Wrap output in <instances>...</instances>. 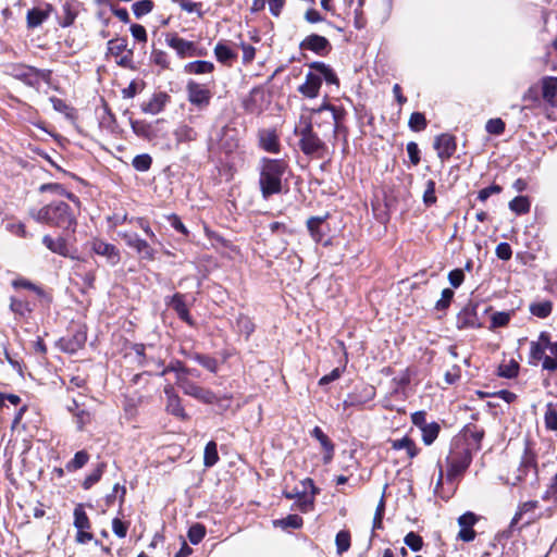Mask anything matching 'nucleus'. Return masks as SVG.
I'll return each mask as SVG.
<instances>
[{
	"instance_id": "obj_9",
	"label": "nucleus",
	"mask_w": 557,
	"mask_h": 557,
	"mask_svg": "<svg viewBox=\"0 0 557 557\" xmlns=\"http://www.w3.org/2000/svg\"><path fill=\"white\" fill-rule=\"evenodd\" d=\"M332 214L326 212L323 215L310 216L306 221V226L310 237L317 244H331L332 230L330 226V220Z\"/></svg>"
},
{
	"instance_id": "obj_22",
	"label": "nucleus",
	"mask_w": 557,
	"mask_h": 557,
	"mask_svg": "<svg viewBox=\"0 0 557 557\" xmlns=\"http://www.w3.org/2000/svg\"><path fill=\"white\" fill-rule=\"evenodd\" d=\"M542 100L550 107L557 104V77L544 76L540 79Z\"/></svg>"
},
{
	"instance_id": "obj_51",
	"label": "nucleus",
	"mask_w": 557,
	"mask_h": 557,
	"mask_svg": "<svg viewBox=\"0 0 557 557\" xmlns=\"http://www.w3.org/2000/svg\"><path fill=\"white\" fill-rule=\"evenodd\" d=\"M440 433V425L435 422L428 423L422 428V440L425 445H431Z\"/></svg>"
},
{
	"instance_id": "obj_31",
	"label": "nucleus",
	"mask_w": 557,
	"mask_h": 557,
	"mask_svg": "<svg viewBox=\"0 0 557 557\" xmlns=\"http://www.w3.org/2000/svg\"><path fill=\"white\" fill-rule=\"evenodd\" d=\"M62 14L58 17V23L61 27H69L71 26L77 15H78V11L74 4V2L72 1H66L62 8Z\"/></svg>"
},
{
	"instance_id": "obj_62",
	"label": "nucleus",
	"mask_w": 557,
	"mask_h": 557,
	"mask_svg": "<svg viewBox=\"0 0 557 557\" xmlns=\"http://www.w3.org/2000/svg\"><path fill=\"white\" fill-rule=\"evenodd\" d=\"M194 360L213 373L218 371V361L212 357L196 354Z\"/></svg>"
},
{
	"instance_id": "obj_18",
	"label": "nucleus",
	"mask_w": 557,
	"mask_h": 557,
	"mask_svg": "<svg viewBox=\"0 0 557 557\" xmlns=\"http://www.w3.org/2000/svg\"><path fill=\"white\" fill-rule=\"evenodd\" d=\"M258 146L269 153H280L282 145L275 128H261L258 131Z\"/></svg>"
},
{
	"instance_id": "obj_54",
	"label": "nucleus",
	"mask_w": 557,
	"mask_h": 557,
	"mask_svg": "<svg viewBox=\"0 0 557 557\" xmlns=\"http://www.w3.org/2000/svg\"><path fill=\"white\" fill-rule=\"evenodd\" d=\"M236 327L238 332L245 334L246 337H249L255 331V324L252 323L251 319L244 314L238 315L236 320Z\"/></svg>"
},
{
	"instance_id": "obj_37",
	"label": "nucleus",
	"mask_w": 557,
	"mask_h": 557,
	"mask_svg": "<svg viewBox=\"0 0 557 557\" xmlns=\"http://www.w3.org/2000/svg\"><path fill=\"white\" fill-rule=\"evenodd\" d=\"M392 448L395 450L406 449L409 458H413L418 455V448L416 447L414 442L408 436L400 440H394L392 442Z\"/></svg>"
},
{
	"instance_id": "obj_40",
	"label": "nucleus",
	"mask_w": 557,
	"mask_h": 557,
	"mask_svg": "<svg viewBox=\"0 0 557 557\" xmlns=\"http://www.w3.org/2000/svg\"><path fill=\"white\" fill-rule=\"evenodd\" d=\"M302 523H304L302 518L295 513L288 515L285 518L277 519V520L273 521L274 527L282 528V529H287V528L299 529L302 527Z\"/></svg>"
},
{
	"instance_id": "obj_47",
	"label": "nucleus",
	"mask_w": 557,
	"mask_h": 557,
	"mask_svg": "<svg viewBox=\"0 0 557 557\" xmlns=\"http://www.w3.org/2000/svg\"><path fill=\"white\" fill-rule=\"evenodd\" d=\"M553 305L550 301H540L530 306V312L537 318H547L552 313Z\"/></svg>"
},
{
	"instance_id": "obj_24",
	"label": "nucleus",
	"mask_w": 557,
	"mask_h": 557,
	"mask_svg": "<svg viewBox=\"0 0 557 557\" xmlns=\"http://www.w3.org/2000/svg\"><path fill=\"white\" fill-rule=\"evenodd\" d=\"M476 522V517L472 512H466L458 518V523L460 525V531L458 533V539L463 542H471L475 537V531L473 530V525Z\"/></svg>"
},
{
	"instance_id": "obj_57",
	"label": "nucleus",
	"mask_w": 557,
	"mask_h": 557,
	"mask_svg": "<svg viewBox=\"0 0 557 557\" xmlns=\"http://www.w3.org/2000/svg\"><path fill=\"white\" fill-rule=\"evenodd\" d=\"M542 499L557 505V473L552 478L547 488L542 495Z\"/></svg>"
},
{
	"instance_id": "obj_26",
	"label": "nucleus",
	"mask_w": 557,
	"mask_h": 557,
	"mask_svg": "<svg viewBox=\"0 0 557 557\" xmlns=\"http://www.w3.org/2000/svg\"><path fill=\"white\" fill-rule=\"evenodd\" d=\"M214 57L223 65L232 66L237 59V52L233 50L224 40H220L214 49Z\"/></svg>"
},
{
	"instance_id": "obj_21",
	"label": "nucleus",
	"mask_w": 557,
	"mask_h": 557,
	"mask_svg": "<svg viewBox=\"0 0 557 557\" xmlns=\"http://www.w3.org/2000/svg\"><path fill=\"white\" fill-rule=\"evenodd\" d=\"M171 101V96L165 91L154 92L151 98L140 104V109L146 114H158L164 110Z\"/></svg>"
},
{
	"instance_id": "obj_6",
	"label": "nucleus",
	"mask_w": 557,
	"mask_h": 557,
	"mask_svg": "<svg viewBox=\"0 0 557 557\" xmlns=\"http://www.w3.org/2000/svg\"><path fill=\"white\" fill-rule=\"evenodd\" d=\"M471 461L472 455L468 445L461 440L454 441L446 457L447 480L454 481L456 478L461 476L471 465Z\"/></svg>"
},
{
	"instance_id": "obj_35",
	"label": "nucleus",
	"mask_w": 557,
	"mask_h": 557,
	"mask_svg": "<svg viewBox=\"0 0 557 557\" xmlns=\"http://www.w3.org/2000/svg\"><path fill=\"white\" fill-rule=\"evenodd\" d=\"M174 138L177 144L195 141L198 138V132L193 126L182 124L174 131Z\"/></svg>"
},
{
	"instance_id": "obj_5",
	"label": "nucleus",
	"mask_w": 557,
	"mask_h": 557,
	"mask_svg": "<svg viewBox=\"0 0 557 557\" xmlns=\"http://www.w3.org/2000/svg\"><path fill=\"white\" fill-rule=\"evenodd\" d=\"M549 372L557 371V342H550L549 334L542 332L539 339L530 344V363L539 364Z\"/></svg>"
},
{
	"instance_id": "obj_29",
	"label": "nucleus",
	"mask_w": 557,
	"mask_h": 557,
	"mask_svg": "<svg viewBox=\"0 0 557 557\" xmlns=\"http://www.w3.org/2000/svg\"><path fill=\"white\" fill-rule=\"evenodd\" d=\"M131 127L132 131L143 139L150 141L157 137L152 124L145 120H131Z\"/></svg>"
},
{
	"instance_id": "obj_60",
	"label": "nucleus",
	"mask_w": 557,
	"mask_h": 557,
	"mask_svg": "<svg viewBox=\"0 0 557 557\" xmlns=\"http://www.w3.org/2000/svg\"><path fill=\"white\" fill-rule=\"evenodd\" d=\"M410 164L417 166L421 162V151L416 141H409L406 146Z\"/></svg>"
},
{
	"instance_id": "obj_58",
	"label": "nucleus",
	"mask_w": 557,
	"mask_h": 557,
	"mask_svg": "<svg viewBox=\"0 0 557 557\" xmlns=\"http://www.w3.org/2000/svg\"><path fill=\"white\" fill-rule=\"evenodd\" d=\"M544 422L548 430L557 431V410L554 408L553 404H548L546 407Z\"/></svg>"
},
{
	"instance_id": "obj_3",
	"label": "nucleus",
	"mask_w": 557,
	"mask_h": 557,
	"mask_svg": "<svg viewBox=\"0 0 557 557\" xmlns=\"http://www.w3.org/2000/svg\"><path fill=\"white\" fill-rule=\"evenodd\" d=\"M310 71L306 74L305 83L297 91L305 98L314 99L319 96L324 79L327 85L339 86L341 82L335 71L326 63L313 61L308 64Z\"/></svg>"
},
{
	"instance_id": "obj_49",
	"label": "nucleus",
	"mask_w": 557,
	"mask_h": 557,
	"mask_svg": "<svg viewBox=\"0 0 557 557\" xmlns=\"http://www.w3.org/2000/svg\"><path fill=\"white\" fill-rule=\"evenodd\" d=\"M133 168L138 172H147L152 165V158L149 153H141L134 157Z\"/></svg>"
},
{
	"instance_id": "obj_44",
	"label": "nucleus",
	"mask_w": 557,
	"mask_h": 557,
	"mask_svg": "<svg viewBox=\"0 0 557 557\" xmlns=\"http://www.w3.org/2000/svg\"><path fill=\"white\" fill-rule=\"evenodd\" d=\"M74 525L76 529H90L89 518L82 504L74 508Z\"/></svg>"
},
{
	"instance_id": "obj_41",
	"label": "nucleus",
	"mask_w": 557,
	"mask_h": 557,
	"mask_svg": "<svg viewBox=\"0 0 557 557\" xmlns=\"http://www.w3.org/2000/svg\"><path fill=\"white\" fill-rule=\"evenodd\" d=\"M10 309L20 318H25L32 312L29 302L16 297H11Z\"/></svg>"
},
{
	"instance_id": "obj_55",
	"label": "nucleus",
	"mask_w": 557,
	"mask_h": 557,
	"mask_svg": "<svg viewBox=\"0 0 557 557\" xmlns=\"http://www.w3.org/2000/svg\"><path fill=\"white\" fill-rule=\"evenodd\" d=\"M154 7L153 1L151 0H139L133 3L132 9L136 17H140L146 15L152 11Z\"/></svg>"
},
{
	"instance_id": "obj_30",
	"label": "nucleus",
	"mask_w": 557,
	"mask_h": 557,
	"mask_svg": "<svg viewBox=\"0 0 557 557\" xmlns=\"http://www.w3.org/2000/svg\"><path fill=\"white\" fill-rule=\"evenodd\" d=\"M214 70V64L206 60H196L184 65V72L194 75L210 74L213 73Z\"/></svg>"
},
{
	"instance_id": "obj_42",
	"label": "nucleus",
	"mask_w": 557,
	"mask_h": 557,
	"mask_svg": "<svg viewBox=\"0 0 557 557\" xmlns=\"http://www.w3.org/2000/svg\"><path fill=\"white\" fill-rule=\"evenodd\" d=\"M104 469H106L104 462L98 463L97 467L83 481V484H82L83 488L89 490L92 485H95L97 482H99L104 472Z\"/></svg>"
},
{
	"instance_id": "obj_27",
	"label": "nucleus",
	"mask_w": 557,
	"mask_h": 557,
	"mask_svg": "<svg viewBox=\"0 0 557 557\" xmlns=\"http://www.w3.org/2000/svg\"><path fill=\"white\" fill-rule=\"evenodd\" d=\"M38 191L44 194V193H52V194H55L58 196H64L66 197L69 200H71L75 206H76V209L77 211L79 210L81 208V200L79 198L73 194L72 191H67L65 189V187L60 184V183H46V184H41L38 188Z\"/></svg>"
},
{
	"instance_id": "obj_2",
	"label": "nucleus",
	"mask_w": 557,
	"mask_h": 557,
	"mask_svg": "<svg viewBox=\"0 0 557 557\" xmlns=\"http://www.w3.org/2000/svg\"><path fill=\"white\" fill-rule=\"evenodd\" d=\"M34 218L37 222L62 231L64 236H60L57 244H66L67 236L73 234L77 226L76 212L69 203L61 200L41 207Z\"/></svg>"
},
{
	"instance_id": "obj_46",
	"label": "nucleus",
	"mask_w": 557,
	"mask_h": 557,
	"mask_svg": "<svg viewBox=\"0 0 557 557\" xmlns=\"http://www.w3.org/2000/svg\"><path fill=\"white\" fill-rule=\"evenodd\" d=\"M522 100L529 102L530 107H539L541 104V87L539 85H532L523 94Z\"/></svg>"
},
{
	"instance_id": "obj_25",
	"label": "nucleus",
	"mask_w": 557,
	"mask_h": 557,
	"mask_svg": "<svg viewBox=\"0 0 557 557\" xmlns=\"http://www.w3.org/2000/svg\"><path fill=\"white\" fill-rule=\"evenodd\" d=\"M539 506H540V504L537 500H528V502L521 503L518 506L513 518L511 519L510 528H515V525L519 521H521L523 519V517L527 515H529L530 517H529L528 521L525 522V525L533 523L535 521V518L533 517V515H534L535 510L539 508Z\"/></svg>"
},
{
	"instance_id": "obj_64",
	"label": "nucleus",
	"mask_w": 557,
	"mask_h": 557,
	"mask_svg": "<svg viewBox=\"0 0 557 557\" xmlns=\"http://www.w3.org/2000/svg\"><path fill=\"white\" fill-rule=\"evenodd\" d=\"M314 496L315 495L312 494V491H310V494H308V491H306L305 494L297 499V507L302 512L310 511L313 508Z\"/></svg>"
},
{
	"instance_id": "obj_32",
	"label": "nucleus",
	"mask_w": 557,
	"mask_h": 557,
	"mask_svg": "<svg viewBox=\"0 0 557 557\" xmlns=\"http://www.w3.org/2000/svg\"><path fill=\"white\" fill-rule=\"evenodd\" d=\"M301 484V490L298 488V487H295L290 491H283V495L287 498V499H298L300 498L306 491L310 490L312 491V494L313 495H317L319 493V490L315 487L313 481L310 479V478H306L305 480H302L300 482Z\"/></svg>"
},
{
	"instance_id": "obj_4",
	"label": "nucleus",
	"mask_w": 557,
	"mask_h": 557,
	"mask_svg": "<svg viewBox=\"0 0 557 557\" xmlns=\"http://www.w3.org/2000/svg\"><path fill=\"white\" fill-rule=\"evenodd\" d=\"M171 372L175 374V383L185 395L194 397L195 399L207 405H212L215 401L216 395L212 391L201 387L198 384L191 382L190 377L186 375L184 371L182 372L181 360H171L170 363L157 374L160 376H164L165 374Z\"/></svg>"
},
{
	"instance_id": "obj_33",
	"label": "nucleus",
	"mask_w": 557,
	"mask_h": 557,
	"mask_svg": "<svg viewBox=\"0 0 557 557\" xmlns=\"http://www.w3.org/2000/svg\"><path fill=\"white\" fill-rule=\"evenodd\" d=\"M149 59L150 63L158 66L160 72L171 70V60L166 51L152 48Z\"/></svg>"
},
{
	"instance_id": "obj_52",
	"label": "nucleus",
	"mask_w": 557,
	"mask_h": 557,
	"mask_svg": "<svg viewBox=\"0 0 557 557\" xmlns=\"http://www.w3.org/2000/svg\"><path fill=\"white\" fill-rule=\"evenodd\" d=\"M519 363L515 360H510L507 363H502L498 367V375L502 377L512 379L518 375Z\"/></svg>"
},
{
	"instance_id": "obj_36",
	"label": "nucleus",
	"mask_w": 557,
	"mask_h": 557,
	"mask_svg": "<svg viewBox=\"0 0 557 557\" xmlns=\"http://www.w3.org/2000/svg\"><path fill=\"white\" fill-rule=\"evenodd\" d=\"M511 212L517 215H523L530 212L531 200L528 196H517L508 203Z\"/></svg>"
},
{
	"instance_id": "obj_48",
	"label": "nucleus",
	"mask_w": 557,
	"mask_h": 557,
	"mask_svg": "<svg viewBox=\"0 0 557 557\" xmlns=\"http://www.w3.org/2000/svg\"><path fill=\"white\" fill-rule=\"evenodd\" d=\"M89 460V455L85 450H79L74 455V458L65 466L67 471H75L83 468Z\"/></svg>"
},
{
	"instance_id": "obj_13",
	"label": "nucleus",
	"mask_w": 557,
	"mask_h": 557,
	"mask_svg": "<svg viewBox=\"0 0 557 557\" xmlns=\"http://www.w3.org/2000/svg\"><path fill=\"white\" fill-rule=\"evenodd\" d=\"M135 354L139 357V364L145 368H157L160 371L165 368L162 358L156 354V346L152 344H135L133 347Z\"/></svg>"
},
{
	"instance_id": "obj_7",
	"label": "nucleus",
	"mask_w": 557,
	"mask_h": 557,
	"mask_svg": "<svg viewBox=\"0 0 557 557\" xmlns=\"http://www.w3.org/2000/svg\"><path fill=\"white\" fill-rule=\"evenodd\" d=\"M295 133L299 136L298 145L305 156L322 159L327 154V146L313 131L311 121L307 122L300 131L296 129Z\"/></svg>"
},
{
	"instance_id": "obj_53",
	"label": "nucleus",
	"mask_w": 557,
	"mask_h": 557,
	"mask_svg": "<svg viewBox=\"0 0 557 557\" xmlns=\"http://www.w3.org/2000/svg\"><path fill=\"white\" fill-rule=\"evenodd\" d=\"M506 124L500 117L490 119L485 124V131L491 135L499 136L504 134Z\"/></svg>"
},
{
	"instance_id": "obj_14",
	"label": "nucleus",
	"mask_w": 557,
	"mask_h": 557,
	"mask_svg": "<svg viewBox=\"0 0 557 557\" xmlns=\"http://www.w3.org/2000/svg\"><path fill=\"white\" fill-rule=\"evenodd\" d=\"M299 49L301 51H311L320 57H326L331 53L333 47L326 37L318 34H310L300 41Z\"/></svg>"
},
{
	"instance_id": "obj_15",
	"label": "nucleus",
	"mask_w": 557,
	"mask_h": 557,
	"mask_svg": "<svg viewBox=\"0 0 557 557\" xmlns=\"http://www.w3.org/2000/svg\"><path fill=\"white\" fill-rule=\"evenodd\" d=\"M433 148L436 150L437 157L442 162L450 159L457 150L456 136L449 133H442L435 136Z\"/></svg>"
},
{
	"instance_id": "obj_10",
	"label": "nucleus",
	"mask_w": 557,
	"mask_h": 557,
	"mask_svg": "<svg viewBox=\"0 0 557 557\" xmlns=\"http://www.w3.org/2000/svg\"><path fill=\"white\" fill-rule=\"evenodd\" d=\"M107 46V54L112 55L119 66L129 70L136 69L134 64V51L128 48L127 38L117 37L110 39Z\"/></svg>"
},
{
	"instance_id": "obj_19",
	"label": "nucleus",
	"mask_w": 557,
	"mask_h": 557,
	"mask_svg": "<svg viewBox=\"0 0 557 557\" xmlns=\"http://www.w3.org/2000/svg\"><path fill=\"white\" fill-rule=\"evenodd\" d=\"M456 326L459 330L481 327L476 306L469 304L463 307L456 317Z\"/></svg>"
},
{
	"instance_id": "obj_61",
	"label": "nucleus",
	"mask_w": 557,
	"mask_h": 557,
	"mask_svg": "<svg viewBox=\"0 0 557 557\" xmlns=\"http://www.w3.org/2000/svg\"><path fill=\"white\" fill-rule=\"evenodd\" d=\"M145 87V82L137 83L136 81H132L127 87L122 89V97L124 99H132L138 92H140Z\"/></svg>"
},
{
	"instance_id": "obj_63",
	"label": "nucleus",
	"mask_w": 557,
	"mask_h": 557,
	"mask_svg": "<svg viewBox=\"0 0 557 557\" xmlns=\"http://www.w3.org/2000/svg\"><path fill=\"white\" fill-rule=\"evenodd\" d=\"M510 321V313L499 311L495 312L491 318V329H497L506 326Z\"/></svg>"
},
{
	"instance_id": "obj_59",
	"label": "nucleus",
	"mask_w": 557,
	"mask_h": 557,
	"mask_svg": "<svg viewBox=\"0 0 557 557\" xmlns=\"http://www.w3.org/2000/svg\"><path fill=\"white\" fill-rule=\"evenodd\" d=\"M206 535V528L200 523L193 524L188 530V539L196 545L202 541Z\"/></svg>"
},
{
	"instance_id": "obj_34",
	"label": "nucleus",
	"mask_w": 557,
	"mask_h": 557,
	"mask_svg": "<svg viewBox=\"0 0 557 557\" xmlns=\"http://www.w3.org/2000/svg\"><path fill=\"white\" fill-rule=\"evenodd\" d=\"M172 308L175 310V312L177 313L178 318L183 321H185L186 323H188L189 325H193L194 322H193V319L189 315V311H188V308L184 301V296L181 295V294H175L172 298Z\"/></svg>"
},
{
	"instance_id": "obj_43",
	"label": "nucleus",
	"mask_w": 557,
	"mask_h": 557,
	"mask_svg": "<svg viewBox=\"0 0 557 557\" xmlns=\"http://www.w3.org/2000/svg\"><path fill=\"white\" fill-rule=\"evenodd\" d=\"M408 126L412 132H422L428 126V120L422 112H412L409 116Z\"/></svg>"
},
{
	"instance_id": "obj_39",
	"label": "nucleus",
	"mask_w": 557,
	"mask_h": 557,
	"mask_svg": "<svg viewBox=\"0 0 557 557\" xmlns=\"http://www.w3.org/2000/svg\"><path fill=\"white\" fill-rule=\"evenodd\" d=\"M5 230L8 232H10L11 234L17 236V237H21V238H32L33 235L29 233L27 226L21 222V221H17V220H12V221H9L7 224H5Z\"/></svg>"
},
{
	"instance_id": "obj_11",
	"label": "nucleus",
	"mask_w": 557,
	"mask_h": 557,
	"mask_svg": "<svg viewBox=\"0 0 557 557\" xmlns=\"http://www.w3.org/2000/svg\"><path fill=\"white\" fill-rule=\"evenodd\" d=\"M186 94L188 102L198 110H206L212 100L213 94L207 84L190 79L186 84Z\"/></svg>"
},
{
	"instance_id": "obj_17",
	"label": "nucleus",
	"mask_w": 557,
	"mask_h": 557,
	"mask_svg": "<svg viewBox=\"0 0 557 557\" xmlns=\"http://www.w3.org/2000/svg\"><path fill=\"white\" fill-rule=\"evenodd\" d=\"M164 395L166 397V412L180 420H188L189 416L186 413L184 407L182 406V400L172 384H166L164 386Z\"/></svg>"
},
{
	"instance_id": "obj_12",
	"label": "nucleus",
	"mask_w": 557,
	"mask_h": 557,
	"mask_svg": "<svg viewBox=\"0 0 557 557\" xmlns=\"http://www.w3.org/2000/svg\"><path fill=\"white\" fill-rule=\"evenodd\" d=\"M265 91L263 86H255L246 97L242 99V108L245 113L260 115L264 110Z\"/></svg>"
},
{
	"instance_id": "obj_20",
	"label": "nucleus",
	"mask_w": 557,
	"mask_h": 557,
	"mask_svg": "<svg viewBox=\"0 0 557 557\" xmlns=\"http://www.w3.org/2000/svg\"><path fill=\"white\" fill-rule=\"evenodd\" d=\"M165 44L172 48L180 59L190 58V52L195 41L186 40L178 36L177 33H166L164 35Z\"/></svg>"
},
{
	"instance_id": "obj_28",
	"label": "nucleus",
	"mask_w": 557,
	"mask_h": 557,
	"mask_svg": "<svg viewBox=\"0 0 557 557\" xmlns=\"http://www.w3.org/2000/svg\"><path fill=\"white\" fill-rule=\"evenodd\" d=\"M311 436L314 437L322 446L323 450L325 451L323 456V461L324 463H329L334 456V444L320 426L313 428V430L311 431Z\"/></svg>"
},
{
	"instance_id": "obj_50",
	"label": "nucleus",
	"mask_w": 557,
	"mask_h": 557,
	"mask_svg": "<svg viewBox=\"0 0 557 557\" xmlns=\"http://www.w3.org/2000/svg\"><path fill=\"white\" fill-rule=\"evenodd\" d=\"M384 512H385V499H384V495H383L381 497L377 506H376V509H375V513H374V518H373V524H372L371 537H373L375 535L374 534L375 530H380V529L383 528Z\"/></svg>"
},
{
	"instance_id": "obj_45",
	"label": "nucleus",
	"mask_w": 557,
	"mask_h": 557,
	"mask_svg": "<svg viewBox=\"0 0 557 557\" xmlns=\"http://www.w3.org/2000/svg\"><path fill=\"white\" fill-rule=\"evenodd\" d=\"M219 461L216 443L210 441L205 447L203 463L206 467H213Z\"/></svg>"
},
{
	"instance_id": "obj_56",
	"label": "nucleus",
	"mask_w": 557,
	"mask_h": 557,
	"mask_svg": "<svg viewBox=\"0 0 557 557\" xmlns=\"http://www.w3.org/2000/svg\"><path fill=\"white\" fill-rule=\"evenodd\" d=\"M337 553L341 555L347 552L350 547V534L348 531H339L335 539Z\"/></svg>"
},
{
	"instance_id": "obj_16",
	"label": "nucleus",
	"mask_w": 557,
	"mask_h": 557,
	"mask_svg": "<svg viewBox=\"0 0 557 557\" xmlns=\"http://www.w3.org/2000/svg\"><path fill=\"white\" fill-rule=\"evenodd\" d=\"M324 111L331 112V116L327 119V126L336 127L337 125H344L347 122L348 112L343 106H335L327 101H324L319 108L312 109L314 115H321Z\"/></svg>"
},
{
	"instance_id": "obj_23",
	"label": "nucleus",
	"mask_w": 557,
	"mask_h": 557,
	"mask_svg": "<svg viewBox=\"0 0 557 557\" xmlns=\"http://www.w3.org/2000/svg\"><path fill=\"white\" fill-rule=\"evenodd\" d=\"M54 11L52 4L47 3L45 8H32L27 11L26 14V26L29 29H34L39 27Z\"/></svg>"
},
{
	"instance_id": "obj_1",
	"label": "nucleus",
	"mask_w": 557,
	"mask_h": 557,
	"mask_svg": "<svg viewBox=\"0 0 557 557\" xmlns=\"http://www.w3.org/2000/svg\"><path fill=\"white\" fill-rule=\"evenodd\" d=\"M292 175L289 161L286 158L262 157L258 164V186L264 200L288 190Z\"/></svg>"
},
{
	"instance_id": "obj_38",
	"label": "nucleus",
	"mask_w": 557,
	"mask_h": 557,
	"mask_svg": "<svg viewBox=\"0 0 557 557\" xmlns=\"http://www.w3.org/2000/svg\"><path fill=\"white\" fill-rule=\"evenodd\" d=\"M436 183L434 180L430 178L425 182V189L422 195L423 205L426 208H431L436 205L437 196H436Z\"/></svg>"
},
{
	"instance_id": "obj_8",
	"label": "nucleus",
	"mask_w": 557,
	"mask_h": 557,
	"mask_svg": "<svg viewBox=\"0 0 557 557\" xmlns=\"http://www.w3.org/2000/svg\"><path fill=\"white\" fill-rule=\"evenodd\" d=\"M12 76L28 87L38 89L41 82L51 83L52 71L37 69L26 64H15L12 67Z\"/></svg>"
}]
</instances>
